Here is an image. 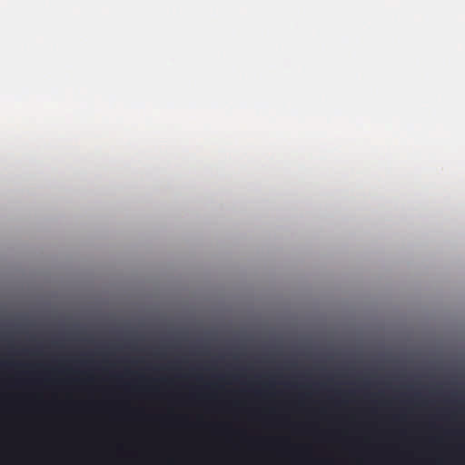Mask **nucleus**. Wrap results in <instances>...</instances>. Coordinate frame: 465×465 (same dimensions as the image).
I'll list each match as a JSON object with an SVG mask.
<instances>
[{
  "instance_id": "7ed1b4c3",
  "label": "nucleus",
  "mask_w": 465,
  "mask_h": 465,
  "mask_svg": "<svg viewBox=\"0 0 465 465\" xmlns=\"http://www.w3.org/2000/svg\"><path fill=\"white\" fill-rule=\"evenodd\" d=\"M322 370L323 371V365L322 366Z\"/></svg>"
},
{
  "instance_id": "20e7f679",
  "label": "nucleus",
  "mask_w": 465,
  "mask_h": 465,
  "mask_svg": "<svg viewBox=\"0 0 465 465\" xmlns=\"http://www.w3.org/2000/svg\"><path fill=\"white\" fill-rule=\"evenodd\" d=\"M322 412L323 413V408L322 409Z\"/></svg>"
},
{
  "instance_id": "39448f33",
  "label": "nucleus",
  "mask_w": 465,
  "mask_h": 465,
  "mask_svg": "<svg viewBox=\"0 0 465 465\" xmlns=\"http://www.w3.org/2000/svg\"><path fill=\"white\" fill-rule=\"evenodd\" d=\"M322 461L323 462V457L322 458Z\"/></svg>"
},
{
  "instance_id": "f03ea898",
  "label": "nucleus",
  "mask_w": 465,
  "mask_h": 465,
  "mask_svg": "<svg viewBox=\"0 0 465 465\" xmlns=\"http://www.w3.org/2000/svg\"><path fill=\"white\" fill-rule=\"evenodd\" d=\"M287 386L290 388H296V384L292 382L288 383Z\"/></svg>"
},
{
  "instance_id": "f257e3e1",
  "label": "nucleus",
  "mask_w": 465,
  "mask_h": 465,
  "mask_svg": "<svg viewBox=\"0 0 465 465\" xmlns=\"http://www.w3.org/2000/svg\"><path fill=\"white\" fill-rule=\"evenodd\" d=\"M312 465H320V422H312Z\"/></svg>"
}]
</instances>
